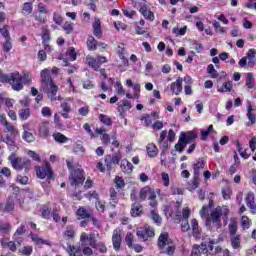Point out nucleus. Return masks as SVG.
Here are the masks:
<instances>
[{"label": "nucleus", "mask_w": 256, "mask_h": 256, "mask_svg": "<svg viewBox=\"0 0 256 256\" xmlns=\"http://www.w3.org/2000/svg\"><path fill=\"white\" fill-rule=\"evenodd\" d=\"M221 217L224 221H227L229 217V209L227 206H217L213 209L210 215L206 217V227L209 229H221Z\"/></svg>", "instance_id": "nucleus-1"}, {"label": "nucleus", "mask_w": 256, "mask_h": 256, "mask_svg": "<svg viewBox=\"0 0 256 256\" xmlns=\"http://www.w3.org/2000/svg\"><path fill=\"white\" fill-rule=\"evenodd\" d=\"M41 86L40 89L43 93H47L48 97L52 101H57V91H59V87L53 83V79L51 78V71L49 69H44L41 71Z\"/></svg>", "instance_id": "nucleus-2"}, {"label": "nucleus", "mask_w": 256, "mask_h": 256, "mask_svg": "<svg viewBox=\"0 0 256 256\" xmlns=\"http://www.w3.org/2000/svg\"><path fill=\"white\" fill-rule=\"evenodd\" d=\"M66 165L70 171L69 181H71V185H83L85 183V172H83V168L80 165H73V162L67 160Z\"/></svg>", "instance_id": "nucleus-3"}, {"label": "nucleus", "mask_w": 256, "mask_h": 256, "mask_svg": "<svg viewBox=\"0 0 256 256\" xmlns=\"http://www.w3.org/2000/svg\"><path fill=\"white\" fill-rule=\"evenodd\" d=\"M238 229L237 221L235 219H231L228 225L230 245L236 251H241V235L237 234Z\"/></svg>", "instance_id": "nucleus-4"}, {"label": "nucleus", "mask_w": 256, "mask_h": 256, "mask_svg": "<svg viewBox=\"0 0 256 256\" xmlns=\"http://www.w3.org/2000/svg\"><path fill=\"white\" fill-rule=\"evenodd\" d=\"M0 83H9L13 91H23V76L19 72H12L0 78Z\"/></svg>", "instance_id": "nucleus-5"}, {"label": "nucleus", "mask_w": 256, "mask_h": 256, "mask_svg": "<svg viewBox=\"0 0 256 256\" xmlns=\"http://www.w3.org/2000/svg\"><path fill=\"white\" fill-rule=\"evenodd\" d=\"M157 245L160 253H166L167 255H173V253H175V245H173V241L169 239V233L167 232L160 234Z\"/></svg>", "instance_id": "nucleus-6"}, {"label": "nucleus", "mask_w": 256, "mask_h": 256, "mask_svg": "<svg viewBox=\"0 0 256 256\" xmlns=\"http://www.w3.org/2000/svg\"><path fill=\"white\" fill-rule=\"evenodd\" d=\"M104 163L107 171H111L115 165H119V163H121V153L117 152L114 155H106L104 158Z\"/></svg>", "instance_id": "nucleus-7"}, {"label": "nucleus", "mask_w": 256, "mask_h": 256, "mask_svg": "<svg viewBox=\"0 0 256 256\" xmlns=\"http://www.w3.org/2000/svg\"><path fill=\"white\" fill-rule=\"evenodd\" d=\"M36 175L39 179H45V177L47 179H53V171H51L49 165L36 166Z\"/></svg>", "instance_id": "nucleus-8"}, {"label": "nucleus", "mask_w": 256, "mask_h": 256, "mask_svg": "<svg viewBox=\"0 0 256 256\" xmlns=\"http://www.w3.org/2000/svg\"><path fill=\"white\" fill-rule=\"evenodd\" d=\"M136 235L142 241H147L149 237H155V231L150 227H142L137 230Z\"/></svg>", "instance_id": "nucleus-9"}, {"label": "nucleus", "mask_w": 256, "mask_h": 256, "mask_svg": "<svg viewBox=\"0 0 256 256\" xmlns=\"http://www.w3.org/2000/svg\"><path fill=\"white\" fill-rule=\"evenodd\" d=\"M87 241H89L90 247H95V234H89L83 232L80 236V243L82 247H85L87 245Z\"/></svg>", "instance_id": "nucleus-10"}, {"label": "nucleus", "mask_w": 256, "mask_h": 256, "mask_svg": "<svg viewBox=\"0 0 256 256\" xmlns=\"http://www.w3.org/2000/svg\"><path fill=\"white\" fill-rule=\"evenodd\" d=\"M201 253L203 255H207L208 250H207V243L202 242L201 246H193L192 248V254L191 256H201Z\"/></svg>", "instance_id": "nucleus-11"}, {"label": "nucleus", "mask_w": 256, "mask_h": 256, "mask_svg": "<svg viewBox=\"0 0 256 256\" xmlns=\"http://www.w3.org/2000/svg\"><path fill=\"white\" fill-rule=\"evenodd\" d=\"M38 136L42 139L49 137V122H42L38 126Z\"/></svg>", "instance_id": "nucleus-12"}, {"label": "nucleus", "mask_w": 256, "mask_h": 256, "mask_svg": "<svg viewBox=\"0 0 256 256\" xmlns=\"http://www.w3.org/2000/svg\"><path fill=\"white\" fill-rule=\"evenodd\" d=\"M172 93L179 95L183 91V78H178L176 82H173L170 86Z\"/></svg>", "instance_id": "nucleus-13"}, {"label": "nucleus", "mask_w": 256, "mask_h": 256, "mask_svg": "<svg viewBox=\"0 0 256 256\" xmlns=\"http://www.w3.org/2000/svg\"><path fill=\"white\" fill-rule=\"evenodd\" d=\"M121 241V234L119 233V231L115 230L112 236V243L115 251H119V249H121Z\"/></svg>", "instance_id": "nucleus-14"}, {"label": "nucleus", "mask_w": 256, "mask_h": 256, "mask_svg": "<svg viewBox=\"0 0 256 256\" xmlns=\"http://www.w3.org/2000/svg\"><path fill=\"white\" fill-rule=\"evenodd\" d=\"M66 251H67V253H69L70 256H83L82 246L68 245Z\"/></svg>", "instance_id": "nucleus-15"}, {"label": "nucleus", "mask_w": 256, "mask_h": 256, "mask_svg": "<svg viewBox=\"0 0 256 256\" xmlns=\"http://www.w3.org/2000/svg\"><path fill=\"white\" fill-rule=\"evenodd\" d=\"M194 176L199 177L201 175V169H205V160L203 158H199L197 163L193 165Z\"/></svg>", "instance_id": "nucleus-16"}, {"label": "nucleus", "mask_w": 256, "mask_h": 256, "mask_svg": "<svg viewBox=\"0 0 256 256\" xmlns=\"http://www.w3.org/2000/svg\"><path fill=\"white\" fill-rule=\"evenodd\" d=\"M30 237L36 245H48V247H51V242L49 240H45L35 233H30Z\"/></svg>", "instance_id": "nucleus-17"}, {"label": "nucleus", "mask_w": 256, "mask_h": 256, "mask_svg": "<svg viewBox=\"0 0 256 256\" xmlns=\"http://www.w3.org/2000/svg\"><path fill=\"white\" fill-rule=\"evenodd\" d=\"M142 214H143V206L138 202L133 203L131 207L132 217H139Z\"/></svg>", "instance_id": "nucleus-18"}, {"label": "nucleus", "mask_w": 256, "mask_h": 256, "mask_svg": "<svg viewBox=\"0 0 256 256\" xmlns=\"http://www.w3.org/2000/svg\"><path fill=\"white\" fill-rule=\"evenodd\" d=\"M93 34L97 39H101L103 36V31L101 30V21H99L98 18L95 19V22L93 23Z\"/></svg>", "instance_id": "nucleus-19"}, {"label": "nucleus", "mask_w": 256, "mask_h": 256, "mask_svg": "<svg viewBox=\"0 0 256 256\" xmlns=\"http://www.w3.org/2000/svg\"><path fill=\"white\" fill-rule=\"evenodd\" d=\"M247 117L250 121V125H255L256 123V113H255V109H253V106H251V103H248L247 106Z\"/></svg>", "instance_id": "nucleus-20"}, {"label": "nucleus", "mask_w": 256, "mask_h": 256, "mask_svg": "<svg viewBox=\"0 0 256 256\" xmlns=\"http://www.w3.org/2000/svg\"><path fill=\"white\" fill-rule=\"evenodd\" d=\"M191 227L193 236L196 237V239H201V230L199 229V222H197V219L191 220Z\"/></svg>", "instance_id": "nucleus-21"}, {"label": "nucleus", "mask_w": 256, "mask_h": 256, "mask_svg": "<svg viewBox=\"0 0 256 256\" xmlns=\"http://www.w3.org/2000/svg\"><path fill=\"white\" fill-rule=\"evenodd\" d=\"M255 55H256L255 49H250L247 52L246 60H248V67H250V68L255 67Z\"/></svg>", "instance_id": "nucleus-22"}, {"label": "nucleus", "mask_w": 256, "mask_h": 256, "mask_svg": "<svg viewBox=\"0 0 256 256\" xmlns=\"http://www.w3.org/2000/svg\"><path fill=\"white\" fill-rule=\"evenodd\" d=\"M246 205L252 211H256V204H255V194L248 193L246 197Z\"/></svg>", "instance_id": "nucleus-23"}, {"label": "nucleus", "mask_w": 256, "mask_h": 256, "mask_svg": "<svg viewBox=\"0 0 256 256\" xmlns=\"http://www.w3.org/2000/svg\"><path fill=\"white\" fill-rule=\"evenodd\" d=\"M179 138L184 139L186 143H191L194 139H197V134L194 132H182Z\"/></svg>", "instance_id": "nucleus-24"}, {"label": "nucleus", "mask_w": 256, "mask_h": 256, "mask_svg": "<svg viewBox=\"0 0 256 256\" xmlns=\"http://www.w3.org/2000/svg\"><path fill=\"white\" fill-rule=\"evenodd\" d=\"M120 167L123 173H133V164L128 160H122Z\"/></svg>", "instance_id": "nucleus-25"}, {"label": "nucleus", "mask_w": 256, "mask_h": 256, "mask_svg": "<svg viewBox=\"0 0 256 256\" xmlns=\"http://www.w3.org/2000/svg\"><path fill=\"white\" fill-rule=\"evenodd\" d=\"M86 61H87L88 65H89V67H92V69H94V71H97L99 69V67H101L99 62H98V60H97V58H93L91 56H87L86 57Z\"/></svg>", "instance_id": "nucleus-26"}, {"label": "nucleus", "mask_w": 256, "mask_h": 256, "mask_svg": "<svg viewBox=\"0 0 256 256\" xmlns=\"http://www.w3.org/2000/svg\"><path fill=\"white\" fill-rule=\"evenodd\" d=\"M52 137L56 143H67L69 141V138L60 132H55Z\"/></svg>", "instance_id": "nucleus-27"}, {"label": "nucleus", "mask_w": 256, "mask_h": 256, "mask_svg": "<svg viewBox=\"0 0 256 256\" xmlns=\"http://www.w3.org/2000/svg\"><path fill=\"white\" fill-rule=\"evenodd\" d=\"M151 193H153V191H151V188L149 186H146L140 190L139 198L141 199V201H145L148 195L149 197H151Z\"/></svg>", "instance_id": "nucleus-28"}, {"label": "nucleus", "mask_w": 256, "mask_h": 256, "mask_svg": "<svg viewBox=\"0 0 256 256\" xmlns=\"http://www.w3.org/2000/svg\"><path fill=\"white\" fill-rule=\"evenodd\" d=\"M189 142H186L184 138H179V141L177 144H175V149L178 151V153H183L185 151V147H187Z\"/></svg>", "instance_id": "nucleus-29"}, {"label": "nucleus", "mask_w": 256, "mask_h": 256, "mask_svg": "<svg viewBox=\"0 0 256 256\" xmlns=\"http://www.w3.org/2000/svg\"><path fill=\"white\" fill-rule=\"evenodd\" d=\"M18 115L22 121H27V119H29V117L31 116V109L22 108L21 110H19Z\"/></svg>", "instance_id": "nucleus-30"}, {"label": "nucleus", "mask_w": 256, "mask_h": 256, "mask_svg": "<svg viewBox=\"0 0 256 256\" xmlns=\"http://www.w3.org/2000/svg\"><path fill=\"white\" fill-rule=\"evenodd\" d=\"M11 233V226L9 223H0V235L2 237H5L6 235H9Z\"/></svg>", "instance_id": "nucleus-31"}, {"label": "nucleus", "mask_w": 256, "mask_h": 256, "mask_svg": "<svg viewBox=\"0 0 256 256\" xmlns=\"http://www.w3.org/2000/svg\"><path fill=\"white\" fill-rule=\"evenodd\" d=\"M140 13H142L143 17H145V19H148V21L155 20V14H153L152 11L147 10V8H141Z\"/></svg>", "instance_id": "nucleus-32"}, {"label": "nucleus", "mask_w": 256, "mask_h": 256, "mask_svg": "<svg viewBox=\"0 0 256 256\" xmlns=\"http://www.w3.org/2000/svg\"><path fill=\"white\" fill-rule=\"evenodd\" d=\"M64 239H75V228L73 226H67L64 232Z\"/></svg>", "instance_id": "nucleus-33"}, {"label": "nucleus", "mask_w": 256, "mask_h": 256, "mask_svg": "<svg viewBox=\"0 0 256 256\" xmlns=\"http://www.w3.org/2000/svg\"><path fill=\"white\" fill-rule=\"evenodd\" d=\"M87 47L89 51H95L97 49V40L93 36L88 37Z\"/></svg>", "instance_id": "nucleus-34"}, {"label": "nucleus", "mask_w": 256, "mask_h": 256, "mask_svg": "<svg viewBox=\"0 0 256 256\" xmlns=\"http://www.w3.org/2000/svg\"><path fill=\"white\" fill-rule=\"evenodd\" d=\"M147 153L149 157H157V153H159V150L157 149V146L155 144H148Z\"/></svg>", "instance_id": "nucleus-35"}, {"label": "nucleus", "mask_w": 256, "mask_h": 256, "mask_svg": "<svg viewBox=\"0 0 256 256\" xmlns=\"http://www.w3.org/2000/svg\"><path fill=\"white\" fill-rule=\"evenodd\" d=\"M246 87L247 89H253L255 87V78L252 73H248L246 76Z\"/></svg>", "instance_id": "nucleus-36"}, {"label": "nucleus", "mask_w": 256, "mask_h": 256, "mask_svg": "<svg viewBox=\"0 0 256 256\" xmlns=\"http://www.w3.org/2000/svg\"><path fill=\"white\" fill-rule=\"evenodd\" d=\"M77 215L78 217H81V219H90L91 218V213L83 207L79 208L77 210Z\"/></svg>", "instance_id": "nucleus-37"}, {"label": "nucleus", "mask_w": 256, "mask_h": 256, "mask_svg": "<svg viewBox=\"0 0 256 256\" xmlns=\"http://www.w3.org/2000/svg\"><path fill=\"white\" fill-rule=\"evenodd\" d=\"M110 204L112 205L113 208H115V205L119 203V199H117V191H115V188L110 189Z\"/></svg>", "instance_id": "nucleus-38"}, {"label": "nucleus", "mask_w": 256, "mask_h": 256, "mask_svg": "<svg viewBox=\"0 0 256 256\" xmlns=\"http://www.w3.org/2000/svg\"><path fill=\"white\" fill-rule=\"evenodd\" d=\"M11 165L16 171H21V166L23 165V158H17L11 160Z\"/></svg>", "instance_id": "nucleus-39"}, {"label": "nucleus", "mask_w": 256, "mask_h": 256, "mask_svg": "<svg viewBox=\"0 0 256 256\" xmlns=\"http://www.w3.org/2000/svg\"><path fill=\"white\" fill-rule=\"evenodd\" d=\"M233 89V83L231 81L225 82L222 85V88L218 89L219 93H227Z\"/></svg>", "instance_id": "nucleus-40"}, {"label": "nucleus", "mask_w": 256, "mask_h": 256, "mask_svg": "<svg viewBox=\"0 0 256 256\" xmlns=\"http://www.w3.org/2000/svg\"><path fill=\"white\" fill-rule=\"evenodd\" d=\"M22 138L24 139V141H27V143H33V141H35V136L33 135V133L27 130L23 132Z\"/></svg>", "instance_id": "nucleus-41"}, {"label": "nucleus", "mask_w": 256, "mask_h": 256, "mask_svg": "<svg viewBox=\"0 0 256 256\" xmlns=\"http://www.w3.org/2000/svg\"><path fill=\"white\" fill-rule=\"evenodd\" d=\"M93 249H97L100 253H107V246L104 243L100 242L97 244V240L95 239V245L91 246Z\"/></svg>", "instance_id": "nucleus-42"}, {"label": "nucleus", "mask_w": 256, "mask_h": 256, "mask_svg": "<svg viewBox=\"0 0 256 256\" xmlns=\"http://www.w3.org/2000/svg\"><path fill=\"white\" fill-rule=\"evenodd\" d=\"M151 219L154 221V223H157V225H161L163 222V219L155 210L151 211Z\"/></svg>", "instance_id": "nucleus-43"}, {"label": "nucleus", "mask_w": 256, "mask_h": 256, "mask_svg": "<svg viewBox=\"0 0 256 256\" xmlns=\"http://www.w3.org/2000/svg\"><path fill=\"white\" fill-rule=\"evenodd\" d=\"M42 33H43L42 43L43 44L49 43V41L51 40V32H49V30H47V28H44Z\"/></svg>", "instance_id": "nucleus-44"}, {"label": "nucleus", "mask_w": 256, "mask_h": 256, "mask_svg": "<svg viewBox=\"0 0 256 256\" xmlns=\"http://www.w3.org/2000/svg\"><path fill=\"white\" fill-rule=\"evenodd\" d=\"M199 187V177L193 176L192 182L189 184L188 189L189 191H195Z\"/></svg>", "instance_id": "nucleus-45"}, {"label": "nucleus", "mask_w": 256, "mask_h": 256, "mask_svg": "<svg viewBox=\"0 0 256 256\" xmlns=\"http://www.w3.org/2000/svg\"><path fill=\"white\" fill-rule=\"evenodd\" d=\"M0 33L5 39H11V34L9 33V25H4L2 28H0Z\"/></svg>", "instance_id": "nucleus-46"}, {"label": "nucleus", "mask_w": 256, "mask_h": 256, "mask_svg": "<svg viewBox=\"0 0 256 256\" xmlns=\"http://www.w3.org/2000/svg\"><path fill=\"white\" fill-rule=\"evenodd\" d=\"M99 119L101 121V123H103L104 125H108V126H111L112 125V121H111V118L107 115H104V114H100L99 115Z\"/></svg>", "instance_id": "nucleus-47"}, {"label": "nucleus", "mask_w": 256, "mask_h": 256, "mask_svg": "<svg viewBox=\"0 0 256 256\" xmlns=\"http://www.w3.org/2000/svg\"><path fill=\"white\" fill-rule=\"evenodd\" d=\"M19 253H21V255L31 256V253H33V246H24L19 250Z\"/></svg>", "instance_id": "nucleus-48"}, {"label": "nucleus", "mask_w": 256, "mask_h": 256, "mask_svg": "<svg viewBox=\"0 0 256 256\" xmlns=\"http://www.w3.org/2000/svg\"><path fill=\"white\" fill-rule=\"evenodd\" d=\"M22 10L25 11L27 15H31V13H33V3L31 2L24 3Z\"/></svg>", "instance_id": "nucleus-49"}, {"label": "nucleus", "mask_w": 256, "mask_h": 256, "mask_svg": "<svg viewBox=\"0 0 256 256\" xmlns=\"http://www.w3.org/2000/svg\"><path fill=\"white\" fill-rule=\"evenodd\" d=\"M13 49V44L11 43V38L6 39V41L3 43V51L5 53H9Z\"/></svg>", "instance_id": "nucleus-50"}, {"label": "nucleus", "mask_w": 256, "mask_h": 256, "mask_svg": "<svg viewBox=\"0 0 256 256\" xmlns=\"http://www.w3.org/2000/svg\"><path fill=\"white\" fill-rule=\"evenodd\" d=\"M116 189H123L125 187V180L122 177L116 176L115 178Z\"/></svg>", "instance_id": "nucleus-51"}, {"label": "nucleus", "mask_w": 256, "mask_h": 256, "mask_svg": "<svg viewBox=\"0 0 256 256\" xmlns=\"http://www.w3.org/2000/svg\"><path fill=\"white\" fill-rule=\"evenodd\" d=\"M21 171H23V169H25V171H29V169H31V160L26 159V158H22V165H21Z\"/></svg>", "instance_id": "nucleus-52"}, {"label": "nucleus", "mask_w": 256, "mask_h": 256, "mask_svg": "<svg viewBox=\"0 0 256 256\" xmlns=\"http://www.w3.org/2000/svg\"><path fill=\"white\" fill-rule=\"evenodd\" d=\"M251 223L249 222V217L247 216H242L241 218V226L243 229H249Z\"/></svg>", "instance_id": "nucleus-53"}, {"label": "nucleus", "mask_w": 256, "mask_h": 256, "mask_svg": "<svg viewBox=\"0 0 256 256\" xmlns=\"http://www.w3.org/2000/svg\"><path fill=\"white\" fill-rule=\"evenodd\" d=\"M81 247H82V253H83V255H86V256H91V255H93V249H91V247H89V246H87V244L86 245H81Z\"/></svg>", "instance_id": "nucleus-54"}, {"label": "nucleus", "mask_w": 256, "mask_h": 256, "mask_svg": "<svg viewBox=\"0 0 256 256\" xmlns=\"http://www.w3.org/2000/svg\"><path fill=\"white\" fill-rule=\"evenodd\" d=\"M155 199H157V194H155V192H151L149 196L151 207H157V200Z\"/></svg>", "instance_id": "nucleus-55"}, {"label": "nucleus", "mask_w": 256, "mask_h": 256, "mask_svg": "<svg viewBox=\"0 0 256 256\" xmlns=\"http://www.w3.org/2000/svg\"><path fill=\"white\" fill-rule=\"evenodd\" d=\"M125 241L128 247H133V234L131 232L126 234Z\"/></svg>", "instance_id": "nucleus-56"}, {"label": "nucleus", "mask_w": 256, "mask_h": 256, "mask_svg": "<svg viewBox=\"0 0 256 256\" xmlns=\"http://www.w3.org/2000/svg\"><path fill=\"white\" fill-rule=\"evenodd\" d=\"M208 215H209V207L203 206L202 209L200 210V217L202 219H207Z\"/></svg>", "instance_id": "nucleus-57"}, {"label": "nucleus", "mask_w": 256, "mask_h": 256, "mask_svg": "<svg viewBox=\"0 0 256 256\" xmlns=\"http://www.w3.org/2000/svg\"><path fill=\"white\" fill-rule=\"evenodd\" d=\"M14 209H15V202H13V200L9 199L6 202L5 210L9 212V211H13Z\"/></svg>", "instance_id": "nucleus-58"}, {"label": "nucleus", "mask_w": 256, "mask_h": 256, "mask_svg": "<svg viewBox=\"0 0 256 256\" xmlns=\"http://www.w3.org/2000/svg\"><path fill=\"white\" fill-rule=\"evenodd\" d=\"M64 31H66L67 35L73 33V25L69 22H65L63 25Z\"/></svg>", "instance_id": "nucleus-59"}, {"label": "nucleus", "mask_w": 256, "mask_h": 256, "mask_svg": "<svg viewBox=\"0 0 256 256\" xmlns=\"http://www.w3.org/2000/svg\"><path fill=\"white\" fill-rule=\"evenodd\" d=\"M17 181H18V183H21V185H27L29 183V177L18 175Z\"/></svg>", "instance_id": "nucleus-60"}, {"label": "nucleus", "mask_w": 256, "mask_h": 256, "mask_svg": "<svg viewBox=\"0 0 256 256\" xmlns=\"http://www.w3.org/2000/svg\"><path fill=\"white\" fill-rule=\"evenodd\" d=\"M4 127H6L7 131H8L9 133H12L13 135H15V133H18V131H17V129L15 128V126L12 125V124L9 123V122H8L7 124H5Z\"/></svg>", "instance_id": "nucleus-61"}, {"label": "nucleus", "mask_w": 256, "mask_h": 256, "mask_svg": "<svg viewBox=\"0 0 256 256\" xmlns=\"http://www.w3.org/2000/svg\"><path fill=\"white\" fill-rule=\"evenodd\" d=\"M71 61H75V59H77V53L75 52V48L70 47L67 51Z\"/></svg>", "instance_id": "nucleus-62"}, {"label": "nucleus", "mask_w": 256, "mask_h": 256, "mask_svg": "<svg viewBox=\"0 0 256 256\" xmlns=\"http://www.w3.org/2000/svg\"><path fill=\"white\" fill-rule=\"evenodd\" d=\"M173 33H175V35H185V33H187V26L183 27V28H173Z\"/></svg>", "instance_id": "nucleus-63"}, {"label": "nucleus", "mask_w": 256, "mask_h": 256, "mask_svg": "<svg viewBox=\"0 0 256 256\" xmlns=\"http://www.w3.org/2000/svg\"><path fill=\"white\" fill-rule=\"evenodd\" d=\"M213 27L216 31H219V33H225V28L221 27V24L217 21L213 22Z\"/></svg>", "instance_id": "nucleus-64"}]
</instances>
